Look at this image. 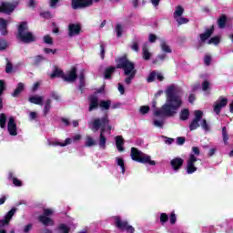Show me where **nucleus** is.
<instances>
[{"instance_id": "21", "label": "nucleus", "mask_w": 233, "mask_h": 233, "mask_svg": "<svg viewBox=\"0 0 233 233\" xmlns=\"http://www.w3.org/2000/svg\"><path fill=\"white\" fill-rule=\"evenodd\" d=\"M89 112H92V110H95L99 106L98 98L96 95H92L89 97Z\"/></svg>"}, {"instance_id": "19", "label": "nucleus", "mask_w": 233, "mask_h": 233, "mask_svg": "<svg viewBox=\"0 0 233 233\" xmlns=\"http://www.w3.org/2000/svg\"><path fill=\"white\" fill-rule=\"evenodd\" d=\"M184 160L179 157L173 158L170 162L171 167L175 172H177L181 167H183Z\"/></svg>"}, {"instance_id": "36", "label": "nucleus", "mask_w": 233, "mask_h": 233, "mask_svg": "<svg viewBox=\"0 0 233 233\" xmlns=\"http://www.w3.org/2000/svg\"><path fill=\"white\" fill-rule=\"evenodd\" d=\"M220 41H221V38L219 36H214V37L210 38L207 42V44L208 45H219Z\"/></svg>"}, {"instance_id": "62", "label": "nucleus", "mask_w": 233, "mask_h": 233, "mask_svg": "<svg viewBox=\"0 0 233 233\" xmlns=\"http://www.w3.org/2000/svg\"><path fill=\"white\" fill-rule=\"evenodd\" d=\"M215 154H216V147H213L209 150L208 156L209 157H212V156Z\"/></svg>"}, {"instance_id": "11", "label": "nucleus", "mask_w": 233, "mask_h": 233, "mask_svg": "<svg viewBox=\"0 0 233 233\" xmlns=\"http://www.w3.org/2000/svg\"><path fill=\"white\" fill-rule=\"evenodd\" d=\"M16 210L15 208H13L2 219H0V233H6V231L3 229V227H7V225L10 224L14 216H15Z\"/></svg>"}, {"instance_id": "59", "label": "nucleus", "mask_w": 233, "mask_h": 233, "mask_svg": "<svg viewBox=\"0 0 233 233\" xmlns=\"http://www.w3.org/2000/svg\"><path fill=\"white\" fill-rule=\"evenodd\" d=\"M156 77L158 81H163V79H165V77L163 76V74L161 73H156Z\"/></svg>"}, {"instance_id": "30", "label": "nucleus", "mask_w": 233, "mask_h": 233, "mask_svg": "<svg viewBox=\"0 0 233 233\" xmlns=\"http://www.w3.org/2000/svg\"><path fill=\"white\" fill-rule=\"evenodd\" d=\"M115 70H116V67H114V66H109V67L106 68L105 73H104L105 79H110V77H112V74H114Z\"/></svg>"}, {"instance_id": "24", "label": "nucleus", "mask_w": 233, "mask_h": 233, "mask_svg": "<svg viewBox=\"0 0 233 233\" xmlns=\"http://www.w3.org/2000/svg\"><path fill=\"white\" fill-rule=\"evenodd\" d=\"M213 32H214V27H211L210 29L206 30L205 33L201 34L200 35L201 43H205L207 39H208V37L212 35Z\"/></svg>"}, {"instance_id": "17", "label": "nucleus", "mask_w": 233, "mask_h": 233, "mask_svg": "<svg viewBox=\"0 0 233 233\" xmlns=\"http://www.w3.org/2000/svg\"><path fill=\"white\" fill-rule=\"evenodd\" d=\"M81 33V25L79 24H70L68 25V35L69 37H76Z\"/></svg>"}, {"instance_id": "52", "label": "nucleus", "mask_w": 233, "mask_h": 233, "mask_svg": "<svg viewBox=\"0 0 233 233\" xmlns=\"http://www.w3.org/2000/svg\"><path fill=\"white\" fill-rule=\"evenodd\" d=\"M5 72H6V74H10V72H12V64H10V63L6 64Z\"/></svg>"}, {"instance_id": "22", "label": "nucleus", "mask_w": 233, "mask_h": 233, "mask_svg": "<svg viewBox=\"0 0 233 233\" xmlns=\"http://www.w3.org/2000/svg\"><path fill=\"white\" fill-rule=\"evenodd\" d=\"M8 21L5 20V18H0V34L1 35H6L8 34Z\"/></svg>"}, {"instance_id": "1", "label": "nucleus", "mask_w": 233, "mask_h": 233, "mask_svg": "<svg viewBox=\"0 0 233 233\" xmlns=\"http://www.w3.org/2000/svg\"><path fill=\"white\" fill-rule=\"evenodd\" d=\"M181 88L172 84L166 88V103L160 109L154 111V116L157 117H162L161 119H155L153 125L158 128H163L165 125V117H172L177 114L181 105H183V99L179 93Z\"/></svg>"}, {"instance_id": "33", "label": "nucleus", "mask_w": 233, "mask_h": 233, "mask_svg": "<svg viewBox=\"0 0 233 233\" xmlns=\"http://www.w3.org/2000/svg\"><path fill=\"white\" fill-rule=\"evenodd\" d=\"M111 104H112V102H110V100L101 101L99 103V106H100V108H102V110H108V108H110Z\"/></svg>"}, {"instance_id": "42", "label": "nucleus", "mask_w": 233, "mask_h": 233, "mask_svg": "<svg viewBox=\"0 0 233 233\" xmlns=\"http://www.w3.org/2000/svg\"><path fill=\"white\" fill-rule=\"evenodd\" d=\"M44 43H46V45H54V40L52 36L47 35L44 36Z\"/></svg>"}, {"instance_id": "58", "label": "nucleus", "mask_w": 233, "mask_h": 233, "mask_svg": "<svg viewBox=\"0 0 233 233\" xmlns=\"http://www.w3.org/2000/svg\"><path fill=\"white\" fill-rule=\"evenodd\" d=\"M37 117V113L35 112H31L29 114V118L31 119V121H34V119H35Z\"/></svg>"}, {"instance_id": "38", "label": "nucleus", "mask_w": 233, "mask_h": 233, "mask_svg": "<svg viewBox=\"0 0 233 233\" xmlns=\"http://www.w3.org/2000/svg\"><path fill=\"white\" fill-rule=\"evenodd\" d=\"M0 127L1 128H6V116L5 114L0 115Z\"/></svg>"}, {"instance_id": "44", "label": "nucleus", "mask_w": 233, "mask_h": 233, "mask_svg": "<svg viewBox=\"0 0 233 233\" xmlns=\"http://www.w3.org/2000/svg\"><path fill=\"white\" fill-rule=\"evenodd\" d=\"M147 83H153V81H156V72H152L147 79Z\"/></svg>"}, {"instance_id": "7", "label": "nucleus", "mask_w": 233, "mask_h": 233, "mask_svg": "<svg viewBox=\"0 0 233 233\" xmlns=\"http://www.w3.org/2000/svg\"><path fill=\"white\" fill-rule=\"evenodd\" d=\"M77 70L76 67H73L70 71H68L66 74L63 73V71L59 68H56L53 73L51 74V78L54 79V77H62L64 81H67L68 83H72L77 79Z\"/></svg>"}, {"instance_id": "61", "label": "nucleus", "mask_w": 233, "mask_h": 233, "mask_svg": "<svg viewBox=\"0 0 233 233\" xmlns=\"http://www.w3.org/2000/svg\"><path fill=\"white\" fill-rule=\"evenodd\" d=\"M28 6L34 8V6H35V0H29Z\"/></svg>"}, {"instance_id": "41", "label": "nucleus", "mask_w": 233, "mask_h": 233, "mask_svg": "<svg viewBox=\"0 0 233 233\" xmlns=\"http://www.w3.org/2000/svg\"><path fill=\"white\" fill-rule=\"evenodd\" d=\"M177 221V217H176V213L172 212L169 216V222L171 225H176Z\"/></svg>"}, {"instance_id": "39", "label": "nucleus", "mask_w": 233, "mask_h": 233, "mask_svg": "<svg viewBox=\"0 0 233 233\" xmlns=\"http://www.w3.org/2000/svg\"><path fill=\"white\" fill-rule=\"evenodd\" d=\"M222 137H223V141H224L225 145H227L228 143V135L227 134L226 127H224L222 128Z\"/></svg>"}, {"instance_id": "6", "label": "nucleus", "mask_w": 233, "mask_h": 233, "mask_svg": "<svg viewBox=\"0 0 233 233\" xmlns=\"http://www.w3.org/2000/svg\"><path fill=\"white\" fill-rule=\"evenodd\" d=\"M18 39H21L23 43H34L35 36L34 34L28 31V25L26 22H22L18 26Z\"/></svg>"}, {"instance_id": "53", "label": "nucleus", "mask_w": 233, "mask_h": 233, "mask_svg": "<svg viewBox=\"0 0 233 233\" xmlns=\"http://www.w3.org/2000/svg\"><path fill=\"white\" fill-rule=\"evenodd\" d=\"M118 92L123 96L125 94V86L121 85V83L118 84Z\"/></svg>"}, {"instance_id": "9", "label": "nucleus", "mask_w": 233, "mask_h": 233, "mask_svg": "<svg viewBox=\"0 0 233 233\" xmlns=\"http://www.w3.org/2000/svg\"><path fill=\"white\" fill-rule=\"evenodd\" d=\"M50 216H54V209L45 208L44 213L38 217V221L45 227H54L56 221Z\"/></svg>"}, {"instance_id": "60", "label": "nucleus", "mask_w": 233, "mask_h": 233, "mask_svg": "<svg viewBox=\"0 0 233 233\" xmlns=\"http://www.w3.org/2000/svg\"><path fill=\"white\" fill-rule=\"evenodd\" d=\"M177 143L178 144V145H183L184 143H185V138L184 137H177Z\"/></svg>"}, {"instance_id": "10", "label": "nucleus", "mask_w": 233, "mask_h": 233, "mask_svg": "<svg viewBox=\"0 0 233 233\" xmlns=\"http://www.w3.org/2000/svg\"><path fill=\"white\" fill-rule=\"evenodd\" d=\"M185 9L181 5H177L175 7L173 17L177 21V23H178V25H187V23H188V18L183 17Z\"/></svg>"}, {"instance_id": "32", "label": "nucleus", "mask_w": 233, "mask_h": 233, "mask_svg": "<svg viewBox=\"0 0 233 233\" xmlns=\"http://www.w3.org/2000/svg\"><path fill=\"white\" fill-rule=\"evenodd\" d=\"M51 105H52V100H50V99H47L45 102V104H44V114H45V116H46V114H48L50 112Z\"/></svg>"}, {"instance_id": "29", "label": "nucleus", "mask_w": 233, "mask_h": 233, "mask_svg": "<svg viewBox=\"0 0 233 233\" xmlns=\"http://www.w3.org/2000/svg\"><path fill=\"white\" fill-rule=\"evenodd\" d=\"M25 90V84L24 83H18L16 88L15 89L14 93L12 94L13 97H17L18 95L21 94Z\"/></svg>"}, {"instance_id": "64", "label": "nucleus", "mask_w": 233, "mask_h": 233, "mask_svg": "<svg viewBox=\"0 0 233 233\" xmlns=\"http://www.w3.org/2000/svg\"><path fill=\"white\" fill-rule=\"evenodd\" d=\"M81 139V135L77 134L73 137V141H79Z\"/></svg>"}, {"instance_id": "57", "label": "nucleus", "mask_w": 233, "mask_h": 233, "mask_svg": "<svg viewBox=\"0 0 233 233\" xmlns=\"http://www.w3.org/2000/svg\"><path fill=\"white\" fill-rule=\"evenodd\" d=\"M5 91V82L3 80H0V96Z\"/></svg>"}, {"instance_id": "8", "label": "nucleus", "mask_w": 233, "mask_h": 233, "mask_svg": "<svg viewBox=\"0 0 233 233\" xmlns=\"http://www.w3.org/2000/svg\"><path fill=\"white\" fill-rule=\"evenodd\" d=\"M115 227L116 228H120V230H126L127 233H134L136 232V229L134 227L128 225V221L123 220L121 217L119 216H115L111 218Z\"/></svg>"}, {"instance_id": "43", "label": "nucleus", "mask_w": 233, "mask_h": 233, "mask_svg": "<svg viewBox=\"0 0 233 233\" xmlns=\"http://www.w3.org/2000/svg\"><path fill=\"white\" fill-rule=\"evenodd\" d=\"M150 110V107L148 106H140L139 112L140 114H148V111Z\"/></svg>"}, {"instance_id": "27", "label": "nucleus", "mask_w": 233, "mask_h": 233, "mask_svg": "<svg viewBox=\"0 0 233 233\" xmlns=\"http://www.w3.org/2000/svg\"><path fill=\"white\" fill-rule=\"evenodd\" d=\"M143 50V59H145L146 61H148V59H150V57L152 56V53L148 51V45L145 44L142 47Z\"/></svg>"}, {"instance_id": "34", "label": "nucleus", "mask_w": 233, "mask_h": 233, "mask_svg": "<svg viewBox=\"0 0 233 233\" xmlns=\"http://www.w3.org/2000/svg\"><path fill=\"white\" fill-rule=\"evenodd\" d=\"M227 25V16L222 15L218 20V25L219 28H223Z\"/></svg>"}, {"instance_id": "49", "label": "nucleus", "mask_w": 233, "mask_h": 233, "mask_svg": "<svg viewBox=\"0 0 233 233\" xmlns=\"http://www.w3.org/2000/svg\"><path fill=\"white\" fill-rule=\"evenodd\" d=\"M208 86H210V83H208V81L203 82L202 90H204V91L208 90Z\"/></svg>"}, {"instance_id": "20", "label": "nucleus", "mask_w": 233, "mask_h": 233, "mask_svg": "<svg viewBox=\"0 0 233 233\" xmlns=\"http://www.w3.org/2000/svg\"><path fill=\"white\" fill-rule=\"evenodd\" d=\"M72 228H76V225L61 223L57 227V230L62 233H69Z\"/></svg>"}, {"instance_id": "46", "label": "nucleus", "mask_w": 233, "mask_h": 233, "mask_svg": "<svg viewBox=\"0 0 233 233\" xmlns=\"http://www.w3.org/2000/svg\"><path fill=\"white\" fill-rule=\"evenodd\" d=\"M8 44L5 40H0V50H6Z\"/></svg>"}, {"instance_id": "48", "label": "nucleus", "mask_w": 233, "mask_h": 233, "mask_svg": "<svg viewBox=\"0 0 233 233\" xmlns=\"http://www.w3.org/2000/svg\"><path fill=\"white\" fill-rule=\"evenodd\" d=\"M157 39V36L154 34H150L148 37L149 43H156V40Z\"/></svg>"}, {"instance_id": "18", "label": "nucleus", "mask_w": 233, "mask_h": 233, "mask_svg": "<svg viewBox=\"0 0 233 233\" xmlns=\"http://www.w3.org/2000/svg\"><path fill=\"white\" fill-rule=\"evenodd\" d=\"M47 145L49 147H67V145H72V138H66L64 143H61L56 139L51 138L47 140Z\"/></svg>"}, {"instance_id": "45", "label": "nucleus", "mask_w": 233, "mask_h": 233, "mask_svg": "<svg viewBox=\"0 0 233 233\" xmlns=\"http://www.w3.org/2000/svg\"><path fill=\"white\" fill-rule=\"evenodd\" d=\"M12 179L15 187H23V182L19 180L17 177H13Z\"/></svg>"}, {"instance_id": "50", "label": "nucleus", "mask_w": 233, "mask_h": 233, "mask_svg": "<svg viewBox=\"0 0 233 233\" xmlns=\"http://www.w3.org/2000/svg\"><path fill=\"white\" fill-rule=\"evenodd\" d=\"M45 54H56V49H51V48H45L44 49Z\"/></svg>"}, {"instance_id": "5", "label": "nucleus", "mask_w": 233, "mask_h": 233, "mask_svg": "<svg viewBox=\"0 0 233 233\" xmlns=\"http://www.w3.org/2000/svg\"><path fill=\"white\" fill-rule=\"evenodd\" d=\"M131 159L137 161V163H143L144 165L147 163L151 167H155L156 165V161L152 160L150 156L141 152L136 147L131 148Z\"/></svg>"}, {"instance_id": "28", "label": "nucleus", "mask_w": 233, "mask_h": 233, "mask_svg": "<svg viewBox=\"0 0 233 233\" xmlns=\"http://www.w3.org/2000/svg\"><path fill=\"white\" fill-rule=\"evenodd\" d=\"M30 103L34 105H43V96H32L29 97Z\"/></svg>"}, {"instance_id": "25", "label": "nucleus", "mask_w": 233, "mask_h": 233, "mask_svg": "<svg viewBox=\"0 0 233 233\" xmlns=\"http://www.w3.org/2000/svg\"><path fill=\"white\" fill-rule=\"evenodd\" d=\"M160 48L162 52H165L166 54H172V49L170 48V46H168V44L165 40L160 41Z\"/></svg>"}, {"instance_id": "47", "label": "nucleus", "mask_w": 233, "mask_h": 233, "mask_svg": "<svg viewBox=\"0 0 233 233\" xmlns=\"http://www.w3.org/2000/svg\"><path fill=\"white\" fill-rule=\"evenodd\" d=\"M192 152H193V156L198 157L199 156L200 152H199V147H192Z\"/></svg>"}, {"instance_id": "15", "label": "nucleus", "mask_w": 233, "mask_h": 233, "mask_svg": "<svg viewBox=\"0 0 233 233\" xmlns=\"http://www.w3.org/2000/svg\"><path fill=\"white\" fill-rule=\"evenodd\" d=\"M15 6H17V3L2 2L0 5V12L12 14V12L15 10Z\"/></svg>"}, {"instance_id": "16", "label": "nucleus", "mask_w": 233, "mask_h": 233, "mask_svg": "<svg viewBox=\"0 0 233 233\" xmlns=\"http://www.w3.org/2000/svg\"><path fill=\"white\" fill-rule=\"evenodd\" d=\"M7 132H9L11 136H17V124L15 123V118H14V116L8 118Z\"/></svg>"}, {"instance_id": "12", "label": "nucleus", "mask_w": 233, "mask_h": 233, "mask_svg": "<svg viewBox=\"0 0 233 233\" xmlns=\"http://www.w3.org/2000/svg\"><path fill=\"white\" fill-rule=\"evenodd\" d=\"M198 157L194 154H190L187 161V167H186V172L187 174H194V172L198 171V167L196 166V163L198 161Z\"/></svg>"}, {"instance_id": "51", "label": "nucleus", "mask_w": 233, "mask_h": 233, "mask_svg": "<svg viewBox=\"0 0 233 233\" xmlns=\"http://www.w3.org/2000/svg\"><path fill=\"white\" fill-rule=\"evenodd\" d=\"M210 61H212V58H210V56H206L205 57H204V63H205V65H210Z\"/></svg>"}, {"instance_id": "4", "label": "nucleus", "mask_w": 233, "mask_h": 233, "mask_svg": "<svg viewBox=\"0 0 233 233\" xmlns=\"http://www.w3.org/2000/svg\"><path fill=\"white\" fill-rule=\"evenodd\" d=\"M194 114L195 117L189 124V130H197V128L201 127L205 132H210V125L207 123V119L203 118V111L196 110Z\"/></svg>"}, {"instance_id": "54", "label": "nucleus", "mask_w": 233, "mask_h": 233, "mask_svg": "<svg viewBox=\"0 0 233 233\" xmlns=\"http://www.w3.org/2000/svg\"><path fill=\"white\" fill-rule=\"evenodd\" d=\"M30 230H32V224H28L24 228V232L25 233H28L30 232Z\"/></svg>"}, {"instance_id": "55", "label": "nucleus", "mask_w": 233, "mask_h": 233, "mask_svg": "<svg viewBox=\"0 0 233 233\" xmlns=\"http://www.w3.org/2000/svg\"><path fill=\"white\" fill-rule=\"evenodd\" d=\"M132 50H134L135 52H138L139 50V46H137V43L134 42L131 46Z\"/></svg>"}, {"instance_id": "31", "label": "nucleus", "mask_w": 233, "mask_h": 233, "mask_svg": "<svg viewBox=\"0 0 233 233\" xmlns=\"http://www.w3.org/2000/svg\"><path fill=\"white\" fill-rule=\"evenodd\" d=\"M190 117V111L188 109H182L180 112V119L182 121H187Z\"/></svg>"}, {"instance_id": "2", "label": "nucleus", "mask_w": 233, "mask_h": 233, "mask_svg": "<svg viewBox=\"0 0 233 233\" xmlns=\"http://www.w3.org/2000/svg\"><path fill=\"white\" fill-rule=\"evenodd\" d=\"M110 120L108 119V116H104L101 118H95L93 121L89 122V128L93 132H97L100 130L99 141L98 145L102 150L106 148V137H105V132H107L110 136L111 131L113 130L112 126H110Z\"/></svg>"}, {"instance_id": "63", "label": "nucleus", "mask_w": 233, "mask_h": 233, "mask_svg": "<svg viewBox=\"0 0 233 233\" xmlns=\"http://www.w3.org/2000/svg\"><path fill=\"white\" fill-rule=\"evenodd\" d=\"M157 59H159L160 61H164V59H167V55L166 54L159 55L157 56Z\"/></svg>"}, {"instance_id": "13", "label": "nucleus", "mask_w": 233, "mask_h": 233, "mask_svg": "<svg viewBox=\"0 0 233 233\" xmlns=\"http://www.w3.org/2000/svg\"><path fill=\"white\" fill-rule=\"evenodd\" d=\"M228 105V99L225 96H220L213 105V110L217 116L221 114V109Z\"/></svg>"}, {"instance_id": "14", "label": "nucleus", "mask_w": 233, "mask_h": 233, "mask_svg": "<svg viewBox=\"0 0 233 233\" xmlns=\"http://www.w3.org/2000/svg\"><path fill=\"white\" fill-rule=\"evenodd\" d=\"M94 0H72V8L77 10V8H86V6H92Z\"/></svg>"}, {"instance_id": "40", "label": "nucleus", "mask_w": 233, "mask_h": 233, "mask_svg": "<svg viewBox=\"0 0 233 233\" xmlns=\"http://www.w3.org/2000/svg\"><path fill=\"white\" fill-rule=\"evenodd\" d=\"M168 221V215L167 213H160V223L161 225H165Z\"/></svg>"}, {"instance_id": "35", "label": "nucleus", "mask_w": 233, "mask_h": 233, "mask_svg": "<svg viewBox=\"0 0 233 233\" xmlns=\"http://www.w3.org/2000/svg\"><path fill=\"white\" fill-rule=\"evenodd\" d=\"M94 145H96V140L94 137L87 136L86 137V147H94Z\"/></svg>"}, {"instance_id": "37", "label": "nucleus", "mask_w": 233, "mask_h": 233, "mask_svg": "<svg viewBox=\"0 0 233 233\" xmlns=\"http://www.w3.org/2000/svg\"><path fill=\"white\" fill-rule=\"evenodd\" d=\"M115 32L116 33V37H121L123 35V25L121 24H117Z\"/></svg>"}, {"instance_id": "26", "label": "nucleus", "mask_w": 233, "mask_h": 233, "mask_svg": "<svg viewBox=\"0 0 233 233\" xmlns=\"http://www.w3.org/2000/svg\"><path fill=\"white\" fill-rule=\"evenodd\" d=\"M116 145L118 152H123L125 150V147H123V145H124L123 137H120V136L116 137Z\"/></svg>"}, {"instance_id": "3", "label": "nucleus", "mask_w": 233, "mask_h": 233, "mask_svg": "<svg viewBox=\"0 0 233 233\" xmlns=\"http://www.w3.org/2000/svg\"><path fill=\"white\" fill-rule=\"evenodd\" d=\"M116 67L121 68L124 71V76H127L125 79L126 85H130L137 73L136 70V64L128 60L127 56H122L116 60Z\"/></svg>"}, {"instance_id": "56", "label": "nucleus", "mask_w": 233, "mask_h": 233, "mask_svg": "<svg viewBox=\"0 0 233 233\" xmlns=\"http://www.w3.org/2000/svg\"><path fill=\"white\" fill-rule=\"evenodd\" d=\"M57 3H59V0H50L51 8H56Z\"/></svg>"}, {"instance_id": "23", "label": "nucleus", "mask_w": 233, "mask_h": 233, "mask_svg": "<svg viewBox=\"0 0 233 233\" xmlns=\"http://www.w3.org/2000/svg\"><path fill=\"white\" fill-rule=\"evenodd\" d=\"M115 163H116V167H119V168L121 170V174H125V170H126L125 159H123V157H116L115 158Z\"/></svg>"}]
</instances>
